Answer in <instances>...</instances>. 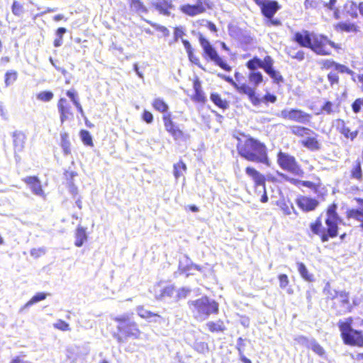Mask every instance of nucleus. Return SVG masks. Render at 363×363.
I'll use <instances>...</instances> for the list:
<instances>
[{
    "instance_id": "b1692460",
    "label": "nucleus",
    "mask_w": 363,
    "mask_h": 363,
    "mask_svg": "<svg viewBox=\"0 0 363 363\" xmlns=\"http://www.w3.org/2000/svg\"><path fill=\"white\" fill-rule=\"evenodd\" d=\"M152 7L160 14L169 16L174 6L172 0H157L152 3Z\"/></svg>"
},
{
    "instance_id": "3c124183",
    "label": "nucleus",
    "mask_w": 363,
    "mask_h": 363,
    "mask_svg": "<svg viewBox=\"0 0 363 363\" xmlns=\"http://www.w3.org/2000/svg\"><path fill=\"white\" fill-rule=\"evenodd\" d=\"M53 93L50 91H40L37 94L36 98L38 100L43 102H48L53 99Z\"/></svg>"
},
{
    "instance_id": "72a5a7b5",
    "label": "nucleus",
    "mask_w": 363,
    "mask_h": 363,
    "mask_svg": "<svg viewBox=\"0 0 363 363\" xmlns=\"http://www.w3.org/2000/svg\"><path fill=\"white\" fill-rule=\"evenodd\" d=\"M206 327L208 331L212 333H223L226 330L224 322L221 319L216 321H208L206 323Z\"/></svg>"
},
{
    "instance_id": "a18cd8bd",
    "label": "nucleus",
    "mask_w": 363,
    "mask_h": 363,
    "mask_svg": "<svg viewBox=\"0 0 363 363\" xmlns=\"http://www.w3.org/2000/svg\"><path fill=\"white\" fill-rule=\"evenodd\" d=\"M11 12L17 17H21L25 13L23 4L18 0H14L11 4Z\"/></svg>"
},
{
    "instance_id": "a878e982",
    "label": "nucleus",
    "mask_w": 363,
    "mask_h": 363,
    "mask_svg": "<svg viewBox=\"0 0 363 363\" xmlns=\"http://www.w3.org/2000/svg\"><path fill=\"white\" fill-rule=\"evenodd\" d=\"M23 182L30 186L33 194L38 196H44L40 181L36 176H29L23 179Z\"/></svg>"
},
{
    "instance_id": "a211bd4d",
    "label": "nucleus",
    "mask_w": 363,
    "mask_h": 363,
    "mask_svg": "<svg viewBox=\"0 0 363 363\" xmlns=\"http://www.w3.org/2000/svg\"><path fill=\"white\" fill-rule=\"evenodd\" d=\"M277 174L284 180L289 182L290 184L296 186L301 185L303 186L307 187L311 189L315 194H318L320 191L321 189H324L323 187V184L320 182L314 183L311 181L299 180L294 177H290L287 176L286 174L279 172H277Z\"/></svg>"
},
{
    "instance_id": "7ed1b4c3",
    "label": "nucleus",
    "mask_w": 363,
    "mask_h": 363,
    "mask_svg": "<svg viewBox=\"0 0 363 363\" xmlns=\"http://www.w3.org/2000/svg\"><path fill=\"white\" fill-rule=\"evenodd\" d=\"M341 221L337 213V204L333 202L325 208V227L323 226L320 216L311 222L309 227L313 235H318L322 242H325L338 236L339 224Z\"/></svg>"
},
{
    "instance_id": "6e6d98bb",
    "label": "nucleus",
    "mask_w": 363,
    "mask_h": 363,
    "mask_svg": "<svg viewBox=\"0 0 363 363\" xmlns=\"http://www.w3.org/2000/svg\"><path fill=\"white\" fill-rule=\"evenodd\" d=\"M279 207L283 214L286 216L291 215L294 209L292 204H289L286 202H281Z\"/></svg>"
},
{
    "instance_id": "c756f323",
    "label": "nucleus",
    "mask_w": 363,
    "mask_h": 363,
    "mask_svg": "<svg viewBox=\"0 0 363 363\" xmlns=\"http://www.w3.org/2000/svg\"><path fill=\"white\" fill-rule=\"evenodd\" d=\"M340 111V103H334L330 101H325L320 109V113L334 115Z\"/></svg>"
},
{
    "instance_id": "49530a36",
    "label": "nucleus",
    "mask_w": 363,
    "mask_h": 363,
    "mask_svg": "<svg viewBox=\"0 0 363 363\" xmlns=\"http://www.w3.org/2000/svg\"><path fill=\"white\" fill-rule=\"evenodd\" d=\"M79 137L82 142L86 146L94 147L92 137L87 130L82 129L79 131Z\"/></svg>"
},
{
    "instance_id": "69168bd1",
    "label": "nucleus",
    "mask_w": 363,
    "mask_h": 363,
    "mask_svg": "<svg viewBox=\"0 0 363 363\" xmlns=\"http://www.w3.org/2000/svg\"><path fill=\"white\" fill-rule=\"evenodd\" d=\"M335 62L333 60H325L321 62L322 69H334Z\"/></svg>"
},
{
    "instance_id": "ea45409f",
    "label": "nucleus",
    "mask_w": 363,
    "mask_h": 363,
    "mask_svg": "<svg viewBox=\"0 0 363 363\" xmlns=\"http://www.w3.org/2000/svg\"><path fill=\"white\" fill-rule=\"evenodd\" d=\"M182 43L184 46V48L186 50V52L188 55L189 59L191 62H194L195 65L200 66V61L199 59L194 56V50L193 48L190 43V42L188 40H182Z\"/></svg>"
},
{
    "instance_id": "4c0bfd02",
    "label": "nucleus",
    "mask_w": 363,
    "mask_h": 363,
    "mask_svg": "<svg viewBox=\"0 0 363 363\" xmlns=\"http://www.w3.org/2000/svg\"><path fill=\"white\" fill-rule=\"evenodd\" d=\"M291 132L298 138H303L306 135L315 134V133L308 127L302 125H293L291 128Z\"/></svg>"
},
{
    "instance_id": "6ab92c4d",
    "label": "nucleus",
    "mask_w": 363,
    "mask_h": 363,
    "mask_svg": "<svg viewBox=\"0 0 363 363\" xmlns=\"http://www.w3.org/2000/svg\"><path fill=\"white\" fill-rule=\"evenodd\" d=\"M334 126L339 133L343 135L345 139L350 140V141H353L359 134L358 129H352L341 118H337L334 121Z\"/></svg>"
},
{
    "instance_id": "5701e85b",
    "label": "nucleus",
    "mask_w": 363,
    "mask_h": 363,
    "mask_svg": "<svg viewBox=\"0 0 363 363\" xmlns=\"http://www.w3.org/2000/svg\"><path fill=\"white\" fill-rule=\"evenodd\" d=\"M296 341L301 345H304L308 347H311V350L318 356L323 357L325 354L324 348L315 340H312L309 345V340L306 336H298L296 338Z\"/></svg>"
},
{
    "instance_id": "2f4dec72",
    "label": "nucleus",
    "mask_w": 363,
    "mask_h": 363,
    "mask_svg": "<svg viewBox=\"0 0 363 363\" xmlns=\"http://www.w3.org/2000/svg\"><path fill=\"white\" fill-rule=\"evenodd\" d=\"M60 146L62 150L64 155H69L72 154V143L69 138V134L67 132L60 133Z\"/></svg>"
},
{
    "instance_id": "f03ea898",
    "label": "nucleus",
    "mask_w": 363,
    "mask_h": 363,
    "mask_svg": "<svg viewBox=\"0 0 363 363\" xmlns=\"http://www.w3.org/2000/svg\"><path fill=\"white\" fill-rule=\"evenodd\" d=\"M292 41L300 47L308 48L316 55L321 56L331 55V48L337 50L340 49V45L330 40L328 36L308 30L295 32Z\"/></svg>"
},
{
    "instance_id": "a19ab883",
    "label": "nucleus",
    "mask_w": 363,
    "mask_h": 363,
    "mask_svg": "<svg viewBox=\"0 0 363 363\" xmlns=\"http://www.w3.org/2000/svg\"><path fill=\"white\" fill-rule=\"evenodd\" d=\"M48 296V294L45 292H38L36 293L33 296L31 297L30 300H28L21 308V309H25L26 308L30 307V306L42 301L45 300L47 296Z\"/></svg>"
},
{
    "instance_id": "dca6fc26",
    "label": "nucleus",
    "mask_w": 363,
    "mask_h": 363,
    "mask_svg": "<svg viewBox=\"0 0 363 363\" xmlns=\"http://www.w3.org/2000/svg\"><path fill=\"white\" fill-rule=\"evenodd\" d=\"M256 60L261 59L255 56L245 63L246 67L250 70L247 77L249 81L248 84L251 87H253L255 89L258 86L264 82V76L262 72L257 70L258 68H253V64H255Z\"/></svg>"
},
{
    "instance_id": "c03bdc74",
    "label": "nucleus",
    "mask_w": 363,
    "mask_h": 363,
    "mask_svg": "<svg viewBox=\"0 0 363 363\" xmlns=\"http://www.w3.org/2000/svg\"><path fill=\"white\" fill-rule=\"evenodd\" d=\"M138 315L143 319H149L152 318H161V316L156 313H153L150 311L145 310L143 306L137 307Z\"/></svg>"
},
{
    "instance_id": "ddd939ff",
    "label": "nucleus",
    "mask_w": 363,
    "mask_h": 363,
    "mask_svg": "<svg viewBox=\"0 0 363 363\" xmlns=\"http://www.w3.org/2000/svg\"><path fill=\"white\" fill-rule=\"evenodd\" d=\"M242 91L244 93V95L248 97L250 101L254 106H259L262 103L265 105L274 104L277 101V96L268 91H266L263 96L259 98L256 94L255 89L250 86H243Z\"/></svg>"
},
{
    "instance_id": "680f3d73",
    "label": "nucleus",
    "mask_w": 363,
    "mask_h": 363,
    "mask_svg": "<svg viewBox=\"0 0 363 363\" xmlns=\"http://www.w3.org/2000/svg\"><path fill=\"white\" fill-rule=\"evenodd\" d=\"M141 118L143 121L150 124L153 122L154 118L152 113L150 111L144 110L141 115Z\"/></svg>"
},
{
    "instance_id": "6e6552de",
    "label": "nucleus",
    "mask_w": 363,
    "mask_h": 363,
    "mask_svg": "<svg viewBox=\"0 0 363 363\" xmlns=\"http://www.w3.org/2000/svg\"><path fill=\"white\" fill-rule=\"evenodd\" d=\"M259 6L264 23L268 27H279L282 25L281 21L274 18L275 14L281 9V6L275 0H252Z\"/></svg>"
},
{
    "instance_id": "bb28decb",
    "label": "nucleus",
    "mask_w": 363,
    "mask_h": 363,
    "mask_svg": "<svg viewBox=\"0 0 363 363\" xmlns=\"http://www.w3.org/2000/svg\"><path fill=\"white\" fill-rule=\"evenodd\" d=\"M12 138L14 151L18 152H21L25 147L26 140V134L22 131L15 130L12 133Z\"/></svg>"
},
{
    "instance_id": "864d4df0",
    "label": "nucleus",
    "mask_w": 363,
    "mask_h": 363,
    "mask_svg": "<svg viewBox=\"0 0 363 363\" xmlns=\"http://www.w3.org/2000/svg\"><path fill=\"white\" fill-rule=\"evenodd\" d=\"M53 326L55 329L61 331H68L70 330L69 323L61 319L57 320Z\"/></svg>"
},
{
    "instance_id": "4468645a",
    "label": "nucleus",
    "mask_w": 363,
    "mask_h": 363,
    "mask_svg": "<svg viewBox=\"0 0 363 363\" xmlns=\"http://www.w3.org/2000/svg\"><path fill=\"white\" fill-rule=\"evenodd\" d=\"M281 117L286 121L306 125H310L313 118L312 114L296 108L282 110Z\"/></svg>"
},
{
    "instance_id": "de8ad7c7",
    "label": "nucleus",
    "mask_w": 363,
    "mask_h": 363,
    "mask_svg": "<svg viewBox=\"0 0 363 363\" xmlns=\"http://www.w3.org/2000/svg\"><path fill=\"white\" fill-rule=\"evenodd\" d=\"M347 217L363 223V210L359 208H351L347 211Z\"/></svg>"
},
{
    "instance_id": "c85d7f7f",
    "label": "nucleus",
    "mask_w": 363,
    "mask_h": 363,
    "mask_svg": "<svg viewBox=\"0 0 363 363\" xmlns=\"http://www.w3.org/2000/svg\"><path fill=\"white\" fill-rule=\"evenodd\" d=\"M334 28L340 33H357L359 31V28L356 23L350 22H339L334 26Z\"/></svg>"
},
{
    "instance_id": "c9c22d12",
    "label": "nucleus",
    "mask_w": 363,
    "mask_h": 363,
    "mask_svg": "<svg viewBox=\"0 0 363 363\" xmlns=\"http://www.w3.org/2000/svg\"><path fill=\"white\" fill-rule=\"evenodd\" d=\"M298 272L301 278L308 282H313L315 281L314 275L309 272L306 266L303 262H297Z\"/></svg>"
},
{
    "instance_id": "412c9836",
    "label": "nucleus",
    "mask_w": 363,
    "mask_h": 363,
    "mask_svg": "<svg viewBox=\"0 0 363 363\" xmlns=\"http://www.w3.org/2000/svg\"><path fill=\"white\" fill-rule=\"evenodd\" d=\"M57 109L60 113L61 123L73 118L74 113L70 102L64 97H60L57 104Z\"/></svg>"
},
{
    "instance_id": "0eeeda50",
    "label": "nucleus",
    "mask_w": 363,
    "mask_h": 363,
    "mask_svg": "<svg viewBox=\"0 0 363 363\" xmlns=\"http://www.w3.org/2000/svg\"><path fill=\"white\" fill-rule=\"evenodd\" d=\"M188 304L196 320H204L211 314H218L219 311L218 303L206 296L189 301Z\"/></svg>"
},
{
    "instance_id": "79ce46f5",
    "label": "nucleus",
    "mask_w": 363,
    "mask_h": 363,
    "mask_svg": "<svg viewBox=\"0 0 363 363\" xmlns=\"http://www.w3.org/2000/svg\"><path fill=\"white\" fill-rule=\"evenodd\" d=\"M130 9L138 13H147V9L141 0H128Z\"/></svg>"
},
{
    "instance_id": "4be33fe9",
    "label": "nucleus",
    "mask_w": 363,
    "mask_h": 363,
    "mask_svg": "<svg viewBox=\"0 0 363 363\" xmlns=\"http://www.w3.org/2000/svg\"><path fill=\"white\" fill-rule=\"evenodd\" d=\"M194 94L191 96V99L201 104H204L207 99L202 89L201 82L198 77H195L192 79Z\"/></svg>"
},
{
    "instance_id": "0e129e2a",
    "label": "nucleus",
    "mask_w": 363,
    "mask_h": 363,
    "mask_svg": "<svg viewBox=\"0 0 363 363\" xmlns=\"http://www.w3.org/2000/svg\"><path fill=\"white\" fill-rule=\"evenodd\" d=\"M327 78L330 85L337 84L339 83V77L334 72L328 73Z\"/></svg>"
},
{
    "instance_id": "39448f33",
    "label": "nucleus",
    "mask_w": 363,
    "mask_h": 363,
    "mask_svg": "<svg viewBox=\"0 0 363 363\" xmlns=\"http://www.w3.org/2000/svg\"><path fill=\"white\" fill-rule=\"evenodd\" d=\"M353 322L352 317H348L345 320L338 321L337 327L340 332V337L346 345L362 348L363 330L354 329L352 328Z\"/></svg>"
},
{
    "instance_id": "393cba45",
    "label": "nucleus",
    "mask_w": 363,
    "mask_h": 363,
    "mask_svg": "<svg viewBox=\"0 0 363 363\" xmlns=\"http://www.w3.org/2000/svg\"><path fill=\"white\" fill-rule=\"evenodd\" d=\"M349 179L359 183L363 182V169L362 162L359 160H357L350 167L349 171Z\"/></svg>"
},
{
    "instance_id": "603ef678",
    "label": "nucleus",
    "mask_w": 363,
    "mask_h": 363,
    "mask_svg": "<svg viewBox=\"0 0 363 363\" xmlns=\"http://www.w3.org/2000/svg\"><path fill=\"white\" fill-rule=\"evenodd\" d=\"M288 55L291 59L296 60L300 62L305 59L306 53L303 50H298L296 52H292V50H290L288 52Z\"/></svg>"
},
{
    "instance_id": "338daca9",
    "label": "nucleus",
    "mask_w": 363,
    "mask_h": 363,
    "mask_svg": "<svg viewBox=\"0 0 363 363\" xmlns=\"http://www.w3.org/2000/svg\"><path fill=\"white\" fill-rule=\"evenodd\" d=\"M68 187H69V191L72 195L73 198L75 199L79 196H78V194H79L78 189L74 185V184L73 182L69 183L68 184Z\"/></svg>"
},
{
    "instance_id": "e2e57ef3",
    "label": "nucleus",
    "mask_w": 363,
    "mask_h": 363,
    "mask_svg": "<svg viewBox=\"0 0 363 363\" xmlns=\"http://www.w3.org/2000/svg\"><path fill=\"white\" fill-rule=\"evenodd\" d=\"M150 25L155 28L157 31H160L162 33L163 36L167 37L169 35V30L167 27L164 26H160L157 23H150Z\"/></svg>"
},
{
    "instance_id": "423d86ee",
    "label": "nucleus",
    "mask_w": 363,
    "mask_h": 363,
    "mask_svg": "<svg viewBox=\"0 0 363 363\" xmlns=\"http://www.w3.org/2000/svg\"><path fill=\"white\" fill-rule=\"evenodd\" d=\"M325 301L336 315L350 313L354 308L350 301V293L345 290H334L333 292L328 291Z\"/></svg>"
},
{
    "instance_id": "37998d69",
    "label": "nucleus",
    "mask_w": 363,
    "mask_h": 363,
    "mask_svg": "<svg viewBox=\"0 0 363 363\" xmlns=\"http://www.w3.org/2000/svg\"><path fill=\"white\" fill-rule=\"evenodd\" d=\"M173 167L174 176L177 179L184 176V174L186 172L187 169L186 164L182 160H180L178 162L175 163Z\"/></svg>"
},
{
    "instance_id": "4d7b16f0",
    "label": "nucleus",
    "mask_w": 363,
    "mask_h": 363,
    "mask_svg": "<svg viewBox=\"0 0 363 363\" xmlns=\"http://www.w3.org/2000/svg\"><path fill=\"white\" fill-rule=\"evenodd\" d=\"M363 106V98H358L355 99L352 104V109L354 113H358L361 111V107Z\"/></svg>"
},
{
    "instance_id": "09e8293b",
    "label": "nucleus",
    "mask_w": 363,
    "mask_h": 363,
    "mask_svg": "<svg viewBox=\"0 0 363 363\" xmlns=\"http://www.w3.org/2000/svg\"><path fill=\"white\" fill-rule=\"evenodd\" d=\"M18 78V72L16 70H9L4 75V83L6 86L14 83Z\"/></svg>"
},
{
    "instance_id": "cd10ccee",
    "label": "nucleus",
    "mask_w": 363,
    "mask_h": 363,
    "mask_svg": "<svg viewBox=\"0 0 363 363\" xmlns=\"http://www.w3.org/2000/svg\"><path fill=\"white\" fill-rule=\"evenodd\" d=\"M225 80L230 82L236 89V91L240 94H244V93L242 91V88L243 86H250V84H247V82L245 81L244 76L239 72L235 73V80L229 77H226Z\"/></svg>"
},
{
    "instance_id": "bf43d9fd",
    "label": "nucleus",
    "mask_w": 363,
    "mask_h": 363,
    "mask_svg": "<svg viewBox=\"0 0 363 363\" xmlns=\"http://www.w3.org/2000/svg\"><path fill=\"white\" fill-rule=\"evenodd\" d=\"M278 280L279 283V287L281 289H285L289 284V277L286 274H279Z\"/></svg>"
},
{
    "instance_id": "f257e3e1",
    "label": "nucleus",
    "mask_w": 363,
    "mask_h": 363,
    "mask_svg": "<svg viewBox=\"0 0 363 363\" xmlns=\"http://www.w3.org/2000/svg\"><path fill=\"white\" fill-rule=\"evenodd\" d=\"M236 140V150L238 155L250 162L271 165L268 149L264 143L249 134L240 133L234 135Z\"/></svg>"
},
{
    "instance_id": "f704fd0d",
    "label": "nucleus",
    "mask_w": 363,
    "mask_h": 363,
    "mask_svg": "<svg viewBox=\"0 0 363 363\" xmlns=\"http://www.w3.org/2000/svg\"><path fill=\"white\" fill-rule=\"evenodd\" d=\"M210 99L215 106L220 109L225 110L229 108V101L223 99L218 93H211L210 95Z\"/></svg>"
},
{
    "instance_id": "1a4fd4ad",
    "label": "nucleus",
    "mask_w": 363,
    "mask_h": 363,
    "mask_svg": "<svg viewBox=\"0 0 363 363\" xmlns=\"http://www.w3.org/2000/svg\"><path fill=\"white\" fill-rule=\"evenodd\" d=\"M277 164L284 172H288L294 176L302 177L304 171L296 157L286 152L279 150L277 152Z\"/></svg>"
},
{
    "instance_id": "58836bf2",
    "label": "nucleus",
    "mask_w": 363,
    "mask_h": 363,
    "mask_svg": "<svg viewBox=\"0 0 363 363\" xmlns=\"http://www.w3.org/2000/svg\"><path fill=\"white\" fill-rule=\"evenodd\" d=\"M152 106L155 111L160 113L163 114L168 113L169 106L163 99L155 98L152 102Z\"/></svg>"
},
{
    "instance_id": "aec40b11",
    "label": "nucleus",
    "mask_w": 363,
    "mask_h": 363,
    "mask_svg": "<svg viewBox=\"0 0 363 363\" xmlns=\"http://www.w3.org/2000/svg\"><path fill=\"white\" fill-rule=\"evenodd\" d=\"M296 203L302 211L310 212L316 209L319 205V201L309 196L300 195L296 199Z\"/></svg>"
},
{
    "instance_id": "9d476101",
    "label": "nucleus",
    "mask_w": 363,
    "mask_h": 363,
    "mask_svg": "<svg viewBox=\"0 0 363 363\" xmlns=\"http://www.w3.org/2000/svg\"><path fill=\"white\" fill-rule=\"evenodd\" d=\"M199 43L203 49V57L214 62L215 65L226 72H230L231 67L218 53L211 43L202 35L199 36Z\"/></svg>"
},
{
    "instance_id": "f3484780",
    "label": "nucleus",
    "mask_w": 363,
    "mask_h": 363,
    "mask_svg": "<svg viewBox=\"0 0 363 363\" xmlns=\"http://www.w3.org/2000/svg\"><path fill=\"white\" fill-rule=\"evenodd\" d=\"M162 121L166 131L175 140H180L184 138V132L174 122L171 113L162 115Z\"/></svg>"
},
{
    "instance_id": "13d9d810",
    "label": "nucleus",
    "mask_w": 363,
    "mask_h": 363,
    "mask_svg": "<svg viewBox=\"0 0 363 363\" xmlns=\"http://www.w3.org/2000/svg\"><path fill=\"white\" fill-rule=\"evenodd\" d=\"M334 69L336 70L339 73H347L349 74H352L353 72L349 69L347 66L339 64L335 62Z\"/></svg>"
},
{
    "instance_id": "052dcab7",
    "label": "nucleus",
    "mask_w": 363,
    "mask_h": 363,
    "mask_svg": "<svg viewBox=\"0 0 363 363\" xmlns=\"http://www.w3.org/2000/svg\"><path fill=\"white\" fill-rule=\"evenodd\" d=\"M195 350L200 353H206L208 352L209 347L206 342H199L195 344Z\"/></svg>"
},
{
    "instance_id": "774afa93",
    "label": "nucleus",
    "mask_w": 363,
    "mask_h": 363,
    "mask_svg": "<svg viewBox=\"0 0 363 363\" xmlns=\"http://www.w3.org/2000/svg\"><path fill=\"white\" fill-rule=\"evenodd\" d=\"M64 175L69 184V183L73 182V179L77 176V173L73 171L65 170L64 172Z\"/></svg>"
},
{
    "instance_id": "f8f14e48",
    "label": "nucleus",
    "mask_w": 363,
    "mask_h": 363,
    "mask_svg": "<svg viewBox=\"0 0 363 363\" xmlns=\"http://www.w3.org/2000/svg\"><path fill=\"white\" fill-rule=\"evenodd\" d=\"M274 60L270 55H266L263 60H256L253 68L262 69L272 79L273 83L279 84L284 82V77L281 73L275 69Z\"/></svg>"
},
{
    "instance_id": "2eb2a0df",
    "label": "nucleus",
    "mask_w": 363,
    "mask_h": 363,
    "mask_svg": "<svg viewBox=\"0 0 363 363\" xmlns=\"http://www.w3.org/2000/svg\"><path fill=\"white\" fill-rule=\"evenodd\" d=\"M211 9L207 0H196L195 4H185L179 6V11L184 15L194 17L205 13Z\"/></svg>"
},
{
    "instance_id": "473e14b6",
    "label": "nucleus",
    "mask_w": 363,
    "mask_h": 363,
    "mask_svg": "<svg viewBox=\"0 0 363 363\" xmlns=\"http://www.w3.org/2000/svg\"><path fill=\"white\" fill-rule=\"evenodd\" d=\"M74 236V245L78 247H82L88 238L86 228L82 225H78L76 228Z\"/></svg>"
},
{
    "instance_id": "7c9ffc66",
    "label": "nucleus",
    "mask_w": 363,
    "mask_h": 363,
    "mask_svg": "<svg viewBox=\"0 0 363 363\" xmlns=\"http://www.w3.org/2000/svg\"><path fill=\"white\" fill-rule=\"evenodd\" d=\"M314 135L315 136L308 137L301 141V144L311 151H318L321 148V144L318 139V135L315 133Z\"/></svg>"
},
{
    "instance_id": "8fccbe9b",
    "label": "nucleus",
    "mask_w": 363,
    "mask_h": 363,
    "mask_svg": "<svg viewBox=\"0 0 363 363\" xmlns=\"http://www.w3.org/2000/svg\"><path fill=\"white\" fill-rule=\"evenodd\" d=\"M67 32V29L63 27L58 28L55 34L57 38L53 41V45L55 48H58L62 45L63 41V35Z\"/></svg>"
},
{
    "instance_id": "9b49d317",
    "label": "nucleus",
    "mask_w": 363,
    "mask_h": 363,
    "mask_svg": "<svg viewBox=\"0 0 363 363\" xmlns=\"http://www.w3.org/2000/svg\"><path fill=\"white\" fill-rule=\"evenodd\" d=\"M245 172L253 182L254 194L257 193V189L259 186L262 188L263 193L260 198V202L267 203L268 201V196L266 189L267 178L265 175L251 165H248L245 168Z\"/></svg>"
},
{
    "instance_id": "20e7f679",
    "label": "nucleus",
    "mask_w": 363,
    "mask_h": 363,
    "mask_svg": "<svg viewBox=\"0 0 363 363\" xmlns=\"http://www.w3.org/2000/svg\"><path fill=\"white\" fill-rule=\"evenodd\" d=\"M113 320L117 323L116 332L113 333V336L118 342H123L128 338L138 340L141 337L139 325L129 314L116 316Z\"/></svg>"
},
{
    "instance_id": "5fc2aeb1",
    "label": "nucleus",
    "mask_w": 363,
    "mask_h": 363,
    "mask_svg": "<svg viewBox=\"0 0 363 363\" xmlns=\"http://www.w3.org/2000/svg\"><path fill=\"white\" fill-rule=\"evenodd\" d=\"M174 291V287L173 286H167L161 290L160 297L161 298H163L165 297H171V296H172Z\"/></svg>"
},
{
    "instance_id": "e433bc0d",
    "label": "nucleus",
    "mask_w": 363,
    "mask_h": 363,
    "mask_svg": "<svg viewBox=\"0 0 363 363\" xmlns=\"http://www.w3.org/2000/svg\"><path fill=\"white\" fill-rule=\"evenodd\" d=\"M66 95L67 97L70 99L72 101L73 104L75 106L77 111L81 114V116H84V110L82 106L79 102V99L77 92L74 89L67 90L66 91Z\"/></svg>"
}]
</instances>
